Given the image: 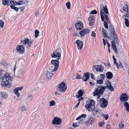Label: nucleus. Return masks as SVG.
<instances>
[{
  "instance_id": "obj_1",
  "label": "nucleus",
  "mask_w": 129,
  "mask_h": 129,
  "mask_svg": "<svg viewBox=\"0 0 129 129\" xmlns=\"http://www.w3.org/2000/svg\"><path fill=\"white\" fill-rule=\"evenodd\" d=\"M11 77L8 73H6L5 71L0 70V79L4 81L1 83L2 86L8 88L10 87L11 84L8 80H11Z\"/></svg>"
},
{
  "instance_id": "obj_2",
  "label": "nucleus",
  "mask_w": 129,
  "mask_h": 129,
  "mask_svg": "<svg viewBox=\"0 0 129 129\" xmlns=\"http://www.w3.org/2000/svg\"><path fill=\"white\" fill-rule=\"evenodd\" d=\"M100 9V15L102 20L103 22L104 21V24L105 27L108 29V27L107 23L106 21H104L105 19L107 20L108 18L107 15L109 14V12L107 6L106 5L104 6L103 5H101Z\"/></svg>"
},
{
  "instance_id": "obj_3",
  "label": "nucleus",
  "mask_w": 129,
  "mask_h": 129,
  "mask_svg": "<svg viewBox=\"0 0 129 129\" xmlns=\"http://www.w3.org/2000/svg\"><path fill=\"white\" fill-rule=\"evenodd\" d=\"M106 88V86H103L101 85H97L96 87L95 88L94 91L93 92V95H96L98 99L100 98V96L103 94Z\"/></svg>"
},
{
  "instance_id": "obj_4",
  "label": "nucleus",
  "mask_w": 129,
  "mask_h": 129,
  "mask_svg": "<svg viewBox=\"0 0 129 129\" xmlns=\"http://www.w3.org/2000/svg\"><path fill=\"white\" fill-rule=\"evenodd\" d=\"M61 50L60 47L53 51V52L51 55V57L52 58H55L57 60H58L61 56Z\"/></svg>"
},
{
  "instance_id": "obj_5",
  "label": "nucleus",
  "mask_w": 129,
  "mask_h": 129,
  "mask_svg": "<svg viewBox=\"0 0 129 129\" xmlns=\"http://www.w3.org/2000/svg\"><path fill=\"white\" fill-rule=\"evenodd\" d=\"M94 102L91 100L85 105V108L88 111H92L94 108Z\"/></svg>"
},
{
  "instance_id": "obj_6",
  "label": "nucleus",
  "mask_w": 129,
  "mask_h": 129,
  "mask_svg": "<svg viewBox=\"0 0 129 129\" xmlns=\"http://www.w3.org/2000/svg\"><path fill=\"white\" fill-rule=\"evenodd\" d=\"M111 41V46L113 50L115 51V53L117 54L118 51L116 47V44H118V38H115V39Z\"/></svg>"
},
{
  "instance_id": "obj_7",
  "label": "nucleus",
  "mask_w": 129,
  "mask_h": 129,
  "mask_svg": "<svg viewBox=\"0 0 129 129\" xmlns=\"http://www.w3.org/2000/svg\"><path fill=\"white\" fill-rule=\"evenodd\" d=\"M58 90L60 92H64L66 90L67 86L64 82H62L61 84L58 85Z\"/></svg>"
},
{
  "instance_id": "obj_8",
  "label": "nucleus",
  "mask_w": 129,
  "mask_h": 129,
  "mask_svg": "<svg viewBox=\"0 0 129 129\" xmlns=\"http://www.w3.org/2000/svg\"><path fill=\"white\" fill-rule=\"evenodd\" d=\"M99 102L102 108H105L108 105L107 101L104 98L100 99L99 100Z\"/></svg>"
},
{
  "instance_id": "obj_9",
  "label": "nucleus",
  "mask_w": 129,
  "mask_h": 129,
  "mask_svg": "<svg viewBox=\"0 0 129 129\" xmlns=\"http://www.w3.org/2000/svg\"><path fill=\"white\" fill-rule=\"evenodd\" d=\"M109 29L110 32V34L111 36H112V38H113L115 39V38H118L116 34H115V32L113 27L111 25L109 26Z\"/></svg>"
},
{
  "instance_id": "obj_10",
  "label": "nucleus",
  "mask_w": 129,
  "mask_h": 129,
  "mask_svg": "<svg viewBox=\"0 0 129 129\" xmlns=\"http://www.w3.org/2000/svg\"><path fill=\"white\" fill-rule=\"evenodd\" d=\"M87 115L85 114H82L80 116L77 117L76 119V120H80L78 121L79 123H83L84 121V119H83V118H85L86 117Z\"/></svg>"
},
{
  "instance_id": "obj_11",
  "label": "nucleus",
  "mask_w": 129,
  "mask_h": 129,
  "mask_svg": "<svg viewBox=\"0 0 129 129\" xmlns=\"http://www.w3.org/2000/svg\"><path fill=\"white\" fill-rule=\"evenodd\" d=\"M128 99V97L126 93L122 94L120 97V100L121 102H126Z\"/></svg>"
},
{
  "instance_id": "obj_12",
  "label": "nucleus",
  "mask_w": 129,
  "mask_h": 129,
  "mask_svg": "<svg viewBox=\"0 0 129 129\" xmlns=\"http://www.w3.org/2000/svg\"><path fill=\"white\" fill-rule=\"evenodd\" d=\"M25 47L24 45H21L17 46L16 47L17 50L22 53H23L25 51Z\"/></svg>"
},
{
  "instance_id": "obj_13",
  "label": "nucleus",
  "mask_w": 129,
  "mask_h": 129,
  "mask_svg": "<svg viewBox=\"0 0 129 129\" xmlns=\"http://www.w3.org/2000/svg\"><path fill=\"white\" fill-rule=\"evenodd\" d=\"M61 120L57 117H55L52 121L53 124L56 125H59L61 122Z\"/></svg>"
},
{
  "instance_id": "obj_14",
  "label": "nucleus",
  "mask_w": 129,
  "mask_h": 129,
  "mask_svg": "<svg viewBox=\"0 0 129 129\" xmlns=\"http://www.w3.org/2000/svg\"><path fill=\"white\" fill-rule=\"evenodd\" d=\"M75 27L77 30H80L82 29L83 27L82 23L79 21L78 23H76L75 24Z\"/></svg>"
},
{
  "instance_id": "obj_15",
  "label": "nucleus",
  "mask_w": 129,
  "mask_h": 129,
  "mask_svg": "<svg viewBox=\"0 0 129 129\" xmlns=\"http://www.w3.org/2000/svg\"><path fill=\"white\" fill-rule=\"evenodd\" d=\"M10 3L11 4V5H12L14 6H15L16 5H21L22 3V1H20L17 2L15 0H11L10 1Z\"/></svg>"
},
{
  "instance_id": "obj_16",
  "label": "nucleus",
  "mask_w": 129,
  "mask_h": 129,
  "mask_svg": "<svg viewBox=\"0 0 129 129\" xmlns=\"http://www.w3.org/2000/svg\"><path fill=\"white\" fill-rule=\"evenodd\" d=\"M89 72L84 73L83 75L82 79L84 82H85L88 80L89 78Z\"/></svg>"
},
{
  "instance_id": "obj_17",
  "label": "nucleus",
  "mask_w": 129,
  "mask_h": 129,
  "mask_svg": "<svg viewBox=\"0 0 129 129\" xmlns=\"http://www.w3.org/2000/svg\"><path fill=\"white\" fill-rule=\"evenodd\" d=\"M58 60H51V64L54 66L55 68L58 69L59 67V61Z\"/></svg>"
},
{
  "instance_id": "obj_18",
  "label": "nucleus",
  "mask_w": 129,
  "mask_h": 129,
  "mask_svg": "<svg viewBox=\"0 0 129 129\" xmlns=\"http://www.w3.org/2000/svg\"><path fill=\"white\" fill-rule=\"evenodd\" d=\"M76 43L78 46V48L79 49L81 50L83 46V43L79 40L76 41Z\"/></svg>"
},
{
  "instance_id": "obj_19",
  "label": "nucleus",
  "mask_w": 129,
  "mask_h": 129,
  "mask_svg": "<svg viewBox=\"0 0 129 129\" xmlns=\"http://www.w3.org/2000/svg\"><path fill=\"white\" fill-rule=\"evenodd\" d=\"M94 68H95L96 71H100L102 72L104 70V68L103 66L100 65H96L94 66Z\"/></svg>"
},
{
  "instance_id": "obj_20",
  "label": "nucleus",
  "mask_w": 129,
  "mask_h": 129,
  "mask_svg": "<svg viewBox=\"0 0 129 129\" xmlns=\"http://www.w3.org/2000/svg\"><path fill=\"white\" fill-rule=\"evenodd\" d=\"M89 30L88 28L83 29L79 32L80 34L82 36H83L89 33Z\"/></svg>"
},
{
  "instance_id": "obj_21",
  "label": "nucleus",
  "mask_w": 129,
  "mask_h": 129,
  "mask_svg": "<svg viewBox=\"0 0 129 129\" xmlns=\"http://www.w3.org/2000/svg\"><path fill=\"white\" fill-rule=\"evenodd\" d=\"M57 69L55 68L54 66H53L52 64H50L49 65L48 70H50V71L52 72V73H53Z\"/></svg>"
},
{
  "instance_id": "obj_22",
  "label": "nucleus",
  "mask_w": 129,
  "mask_h": 129,
  "mask_svg": "<svg viewBox=\"0 0 129 129\" xmlns=\"http://www.w3.org/2000/svg\"><path fill=\"white\" fill-rule=\"evenodd\" d=\"M23 87H18L15 88L14 90V93L16 94L17 96L19 97L20 96V94L19 93L18 91L19 90H21L23 89Z\"/></svg>"
},
{
  "instance_id": "obj_23",
  "label": "nucleus",
  "mask_w": 129,
  "mask_h": 129,
  "mask_svg": "<svg viewBox=\"0 0 129 129\" xmlns=\"http://www.w3.org/2000/svg\"><path fill=\"white\" fill-rule=\"evenodd\" d=\"M106 84L107 85V87L109 89L112 91H114V88L112 87L111 85V82L108 81H106Z\"/></svg>"
},
{
  "instance_id": "obj_24",
  "label": "nucleus",
  "mask_w": 129,
  "mask_h": 129,
  "mask_svg": "<svg viewBox=\"0 0 129 129\" xmlns=\"http://www.w3.org/2000/svg\"><path fill=\"white\" fill-rule=\"evenodd\" d=\"M102 31L103 33V36L106 38H108L109 40H111L112 37H111L110 36H107V34H106L107 31L104 28H102Z\"/></svg>"
},
{
  "instance_id": "obj_25",
  "label": "nucleus",
  "mask_w": 129,
  "mask_h": 129,
  "mask_svg": "<svg viewBox=\"0 0 129 129\" xmlns=\"http://www.w3.org/2000/svg\"><path fill=\"white\" fill-rule=\"evenodd\" d=\"M46 75L48 79H50L51 77L53 76V74L52 72L50 71V70H47V72L46 73Z\"/></svg>"
},
{
  "instance_id": "obj_26",
  "label": "nucleus",
  "mask_w": 129,
  "mask_h": 129,
  "mask_svg": "<svg viewBox=\"0 0 129 129\" xmlns=\"http://www.w3.org/2000/svg\"><path fill=\"white\" fill-rule=\"evenodd\" d=\"M94 17L93 16H91L88 18V20L89 21V25L90 26H92L94 22Z\"/></svg>"
},
{
  "instance_id": "obj_27",
  "label": "nucleus",
  "mask_w": 129,
  "mask_h": 129,
  "mask_svg": "<svg viewBox=\"0 0 129 129\" xmlns=\"http://www.w3.org/2000/svg\"><path fill=\"white\" fill-rule=\"evenodd\" d=\"M107 78L108 79H111L113 77L112 73L110 72H108L106 73Z\"/></svg>"
},
{
  "instance_id": "obj_28",
  "label": "nucleus",
  "mask_w": 129,
  "mask_h": 129,
  "mask_svg": "<svg viewBox=\"0 0 129 129\" xmlns=\"http://www.w3.org/2000/svg\"><path fill=\"white\" fill-rule=\"evenodd\" d=\"M29 41V39H25L24 40L21 41V44L25 45L28 44V43Z\"/></svg>"
},
{
  "instance_id": "obj_29",
  "label": "nucleus",
  "mask_w": 129,
  "mask_h": 129,
  "mask_svg": "<svg viewBox=\"0 0 129 129\" xmlns=\"http://www.w3.org/2000/svg\"><path fill=\"white\" fill-rule=\"evenodd\" d=\"M78 94H77L76 96L78 98H79L82 96L83 94V91L81 90H79L77 93Z\"/></svg>"
},
{
  "instance_id": "obj_30",
  "label": "nucleus",
  "mask_w": 129,
  "mask_h": 129,
  "mask_svg": "<svg viewBox=\"0 0 129 129\" xmlns=\"http://www.w3.org/2000/svg\"><path fill=\"white\" fill-rule=\"evenodd\" d=\"M124 107L126 108V111L129 112V104L127 102H125L124 103Z\"/></svg>"
},
{
  "instance_id": "obj_31",
  "label": "nucleus",
  "mask_w": 129,
  "mask_h": 129,
  "mask_svg": "<svg viewBox=\"0 0 129 129\" xmlns=\"http://www.w3.org/2000/svg\"><path fill=\"white\" fill-rule=\"evenodd\" d=\"M1 95L3 98L7 99L8 98L7 94L5 92H1Z\"/></svg>"
},
{
  "instance_id": "obj_32",
  "label": "nucleus",
  "mask_w": 129,
  "mask_h": 129,
  "mask_svg": "<svg viewBox=\"0 0 129 129\" xmlns=\"http://www.w3.org/2000/svg\"><path fill=\"white\" fill-rule=\"evenodd\" d=\"M3 3L4 5H8L9 6V0H3Z\"/></svg>"
},
{
  "instance_id": "obj_33",
  "label": "nucleus",
  "mask_w": 129,
  "mask_h": 129,
  "mask_svg": "<svg viewBox=\"0 0 129 129\" xmlns=\"http://www.w3.org/2000/svg\"><path fill=\"white\" fill-rule=\"evenodd\" d=\"M128 5H125L123 7V10L125 12H128Z\"/></svg>"
},
{
  "instance_id": "obj_34",
  "label": "nucleus",
  "mask_w": 129,
  "mask_h": 129,
  "mask_svg": "<svg viewBox=\"0 0 129 129\" xmlns=\"http://www.w3.org/2000/svg\"><path fill=\"white\" fill-rule=\"evenodd\" d=\"M94 120V118L92 117H90L88 120V122L90 124H92Z\"/></svg>"
},
{
  "instance_id": "obj_35",
  "label": "nucleus",
  "mask_w": 129,
  "mask_h": 129,
  "mask_svg": "<svg viewBox=\"0 0 129 129\" xmlns=\"http://www.w3.org/2000/svg\"><path fill=\"white\" fill-rule=\"evenodd\" d=\"M99 111L96 110H94L92 112V114L93 116H95L98 113Z\"/></svg>"
},
{
  "instance_id": "obj_36",
  "label": "nucleus",
  "mask_w": 129,
  "mask_h": 129,
  "mask_svg": "<svg viewBox=\"0 0 129 129\" xmlns=\"http://www.w3.org/2000/svg\"><path fill=\"white\" fill-rule=\"evenodd\" d=\"M125 23L126 26L127 27L129 26V22L128 19L126 18L125 19Z\"/></svg>"
},
{
  "instance_id": "obj_37",
  "label": "nucleus",
  "mask_w": 129,
  "mask_h": 129,
  "mask_svg": "<svg viewBox=\"0 0 129 129\" xmlns=\"http://www.w3.org/2000/svg\"><path fill=\"white\" fill-rule=\"evenodd\" d=\"M39 30H36L35 31V38H37L39 36Z\"/></svg>"
},
{
  "instance_id": "obj_38",
  "label": "nucleus",
  "mask_w": 129,
  "mask_h": 129,
  "mask_svg": "<svg viewBox=\"0 0 129 129\" xmlns=\"http://www.w3.org/2000/svg\"><path fill=\"white\" fill-rule=\"evenodd\" d=\"M32 43V41L29 40V41L28 43V44L26 46L27 48H29L31 46Z\"/></svg>"
},
{
  "instance_id": "obj_39",
  "label": "nucleus",
  "mask_w": 129,
  "mask_h": 129,
  "mask_svg": "<svg viewBox=\"0 0 129 129\" xmlns=\"http://www.w3.org/2000/svg\"><path fill=\"white\" fill-rule=\"evenodd\" d=\"M66 5L68 9H70L71 5L70 3L69 2H67L66 4Z\"/></svg>"
},
{
  "instance_id": "obj_40",
  "label": "nucleus",
  "mask_w": 129,
  "mask_h": 129,
  "mask_svg": "<svg viewBox=\"0 0 129 129\" xmlns=\"http://www.w3.org/2000/svg\"><path fill=\"white\" fill-rule=\"evenodd\" d=\"M15 6L10 5V7L11 9H13L16 11H18L19 8L17 7H15Z\"/></svg>"
},
{
  "instance_id": "obj_41",
  "label": "nucleus",
  "mask_w": 129,
  "mask_h": 129,
  "mask_svg": "<svg viewBox=\"0 0 129 129\" xmlns=\"http://www.w3.org/2000/svg\"><path fill=\"white\" fill-rule=\"evenodd\" d=\"M50 106H53L55 105V103L54 101L52 100L49 102Z\"/></svg>"
},
{
  "instance_id": "obj_42",
  "label": "nucleus",
  "mask_w": 129,
  "mask_h": 129,
  "mask_svg": "<svg viewBox=\"0 0 129 129\" xmlns=\"http://www.w3.org/2000/svg\"><path fill=\"white\" fill-rule=\"evenodd\" d=\"M96 83L97 84H102L103 83V80L101 79H100L99 80H96Z\"/></svg>"
},
{
  "instance_id": "obj_43",
  "label": "nucleus",
  "mask_w": 129,
  "mask_h": 129,
  "mask_svg": "<svg viewBox=\"0 0 129 129\" xmlns=\"http://www.w3.org/2000/svg\"><path fill=\"white\" fill-rule=\"evenodd\" d=\"M102 116L104 117L105 118L106 120H107L109 117V116L107 114L105 115L103 114L102 115Z\"/></svg>"
},
{
  "instance_id": "obj_44",
  "label": "nucleus",
  "mask_w": 129,
  "mask_h": 129,
  "mask_svg": "<svg viewBox=\"0 0 129 129\" xmlns=\"http://www.w3.org/2000/svg\"><path fill=\"white\" fill-rule=\"evenodd\" d=\"M4 22L2 20H0V26L2 28L4 27Z\"/></svg>"
},
{
  "instance_id": "obj_45",
  "label": "nucleus",
  "mask_w": 129,
  "mask_h": 129,
  "mask_svg": "<svg viewBox=\"0 0 129 129\" xmlns=\"http://www.w3.org/2000/svg\"><path fill=\"white\" fill-rule=\"evenodd\" d=\"M100 77L102 79L101 80H103L104 79L105 76L104 74H100Z\"/></svg>"
},
{
  "instance_id": "obj_46",
  "label": "nucleus",
  "mask_w": 129,
  "mask_h": 129,
  "mask_svg": "<svg viewBox=\"0 0 129 129\" xmlns=\"http://www.w3.org/2000/svg\"><path fill=\"white\" fill-rule=\"evenodd\" d=\"M20 109L23 111H24L26 110V108L24 106H22L20 108Z\"/></svg>"
},
{
  "instance_id": "obj_47",
  "label": "nucleus",
  "mask_w": 129,
  "mask_h": 129,
  "mask_svg": "<svg viewBox=\"0 0 129 129\" xmlns=\"http://www.w3.org/2000/svg\"><path fill=\"white\" fill-rule=\"evenodd\" d=\"M124 126V125L122 124V123H119V125L118 126V127H119L120 128H123Z\"/></svg>"
},
{
  "instance_id": "obj_48",
  "label": "nucleus",
  "mask_w": 129,
  "mask_h": 129,
  "mask_svg": "<svg viewBox=\"0 0 129 129\" xmlns=\"http://www.w3.org/2000/svg\"><path fill=\"white\" fill-rule=\"evenodd\" d=\"M97 13V12L96 11V10H93L91 12L90 14H96Z\"/></svg>"
},
{
  "instance_id": "obj_49",
  "label": "nucleus",
  "mask_w": 129,
  "mask_h": 129,
  "mask_svg": "<svg viewBox=\"0 0 129 129\" xmlns=\"http://www.w3.org/2000/svg\"><path fill=\"white\" fill-rule=\"evenodd\" d=\"M76 75L77 76L76 78V79H78L81 78V76H80L78 73H77Z\"/></svg>"
},
{
  "instance_id": "obj_50",
  "label": "nucleus",
  "mask_w": 129,
  "mask_h": 129,
  "mask_svg": "<svg viewBox=\"0 0 129 129\" xmlns=\"http://www.w3.org/2000/svg\"><path fill=\"white\" fill-rule=\"evenodd\" d=\"M127 12V14L125 15H124V16H122L123 18H124V16L126 17L127 18H128L129 17V12H128V11Z\"/></svg>"
},
{
  "instance_id": "obj_51",
  "label": "nucleus",
  "mask_w": 129,
  "mask_h": 129,
  "mask_svg": "<svg viewBox=\"0 0 129 129\" xmlns=\"http://www.w3.org/2000/svg\"><path fill=\"white\" fill-rule=\"evenodd\" d=\"M96 36V34L95 33H94L93 31H92V33L91 34V36L92 37H95Z\"/></svg>"
},
{
  "instance_id": "obj_52",
  "label": "nucleus",
  "mask_w": 129,
  "mask_h": 129,
  "mask_svg": "<svg viewBox=\"0 0 129 129\" xmlns=\"http://www.w3.org/2000/svg\"><path fill=\"white\" fill-rule=\"evenodd\" d=\"M119 67H120V68H123V67L122 65V64L120 61H119Z\"/></svg>"
},
{
  "instance_id": "obj_53",
  "label": "nucleus",
  "mask_w": 129,
  "mask_h": 129,
  "mask_svg": "<svg viewBox=\"0 0 129 129\" xmlns=\"http://www.w3.org/2000/svg\"><path fill=\"white\" fill-rule=\"evenodd\" d=\"M114 64L115 65L116 67L117 68V69H119V64H118V63L117 62H116L114 63Z\"/></svg>"
},
{
  "instance_id": "obj_54",
  "label": "nucleus",
  "mask_w": 129,
  "mask_h": 129,
  "mask_svg": "<svg viewBox=\"0 0 129 129\" xmlns=\"http://www.w3.org/2000/svg\"><path fill=\"white\" fill-rule=\"evenodd\" d=\"M106 129H111V126L110 125L107 124V125Z\"/></svg>"
},
{
  "instance_id": "obj_55",
  "label": "nucleus",
  "mask_w": 129,
  "mask_h": 129,
  "mask_svg": "<svg viewBox=\"0 0 129 129\" xmlns=\"http://www.w3.org/2000/svg\"><path fill=\"white\" fill-rule=\"evenodd\" d=\"M83 99V98L82 97H80L78 100V103H79Z\"/></svg>"
},
{
  "instance_id": "obj_56",
  "label": "nucleus",
  "mask_w": 129,
  "mask_h": 129,
  "mask_svg": "<svg viewBox=\"0 0 129 129\" xmlns=\"http://www.w3.org/2000/svg\"><path fill=\"white\" fill-rule=\"evenodd\" d=\"M91 79H94V78L93 77L94 75L93 74L91 73Z\"/></svg>"
},
{
  "instance_id": "obj_57",
  "label": "nucleus",
  "mask_w": 129,
  "mask_h": 129,
  "mask_svg": "<svg viewBox=\"0 0 129 129\" xmlns=\"http://www.w3.org/2000/svg\"><path fill=\"white\" fill-rule=\"evenodd\" d=\"M99 126H102L103 124H104V123H102L101 122H99Z\"/></svg>"
},
{
  "instance_id": "obj_58",
  "label": "nucleus",
  "mask_w": 129,
  "mask_h": 129,
  "mask_svg": "<svg viewBox=\"0 0 129 129\" xmlns=\"http://www.w3.org/2000/svg\"><path fill=\"white\" fill-rule=\"evenodd\" d=\"M39 15V13L38 12H36L35 14L36 16L37 17Z\"/></svg>"
},
{
  "instance_id": "obj_59",
  "label": "nucleus",
  "mask_w": 129,
  "mask_h": 129,
  "mask_svg": "<svg viewBox=\"0 0 129 129\" xmlns=\"http://www.w3.org/2000/svg\"><path fill=\"white\" fill-rule=\"evenodd\" d=\"M79 103H78L76 105V106H75V108H77L78 107V106L79 105Z\"/></svg>"
},
{
  "instance_id": "obj_60",
  "label": "nucleus",
  "mask_w": 129,
  "mask_h": 129,
  "mask_svg": "<svg viewBox=\"0 0 129 129\" xmlns=\"http://www.w3.org/2000/svg\"><path fill=\"white\" fill-rule=\"evenodd\" d=\"M73 126L74 127H75L77 126L76 123H73Z\"/></svg>"
},
{
  "instance_id": "obj_61",
  "label": "nucleus",
  "mask_w": 129,
  "mask_h": 129,
  "mask_svg": "<svg viewBox=\"0 0 129 129\" xmlns=\"http://www.w3.org/2000/svg\"><path fill=\"white\" fill-rule=\"evenodd\" d=\"M89 84H90L91 85V86H93L94 85V84L93 83H92L91 82H89Z\"/></svg>"
},
{
  "instance_id": "obj_62",
  "label": "nucleus",
  "mask_w": 129,
  "mask_h": 129,
  "mask_svg": "<svg viewBox=\"0 0 129 129\" xmlns=\"http://www.w3.org/2000/svg\"><path fill=\"white\" fill-rule=\"evenodd\" d=\"M106 42H107V43L108 45V48H109V47H110V45L109 44V43H108V42H107V41H106Z\"/></svg>"
},
{
  "instance_id": "obj_63",
  "label": "nucleus",
  "mask_w": 129,
  "mask_h": 129,
  "mask_svg": "<svg viewBox=\"0 0 129 129\" xmlns=\"http://www.w3.org/2000/svg\"><path fill=\"white\" fill-rule=\"evenodd\" d=\"M107 66H109V67H110L111 66V64H110V63L109 62H107Z\"/></svg>"
},
{
  "instance_id": "obj_64",
  "label": "nucleus",
  "mask_w": 129,
  "mask_h": 129,
  "mask_svg": "<svg viewBox=\"0 0 129 129\" xmlns=\"http://www.w3.org/2000/svg\"><path fill=\"white\" fill-rule=\"evenodd\" d=\"M28 98L30 99L31 100L32 99V96L31 95L29 96Z\"/></svg>"
}]
</instances>
